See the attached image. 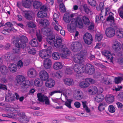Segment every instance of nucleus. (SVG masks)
I'll use <instances>...</instances> for the list:
<instances>
[{"mask_svg": "<svg viewBox=\"0 0 123 123\" xmlns=\"http://www.w3.org/2000/svg\"><path fill=\"white\" fill-rule=\"evenodd\" d=\"M80 28H82L83 27V24L82 20L79 17L73 18L71 20V24H68L67 25L68 31L71 32H74L76 31V26Z\"/></svg>", "mask_w": 123, "mask_h": 123, "instance_id": "nucleus-1", "label": "nucleus"}, {"mask_svg": "<svg viewBox=\"0 0 123 123\" xmlns=\"http://www.w3.org/2000/svg\"><path fill=\"white\" fill-rule=\"evenodd\" d=\"M55 36L52 35L47 38V42L50 44L54 45L56 48H61L63 46L62 45V39L60 37H56L55 39Z\"/></svg>", "mask_w": 123, "mask_h": 123, "instance_id": "nucleus-2", "label": "nucleus"}, {"mask_svg": "<svg viewBox=\"0 0 123 123\" xmlns=\"http://www.w3.org/2000/svg\"><path fill=\"white\" fill-rule=\"evenodd\" d=\"M16 79L17 83H20L22 85V89L23 91L25 92H27V89L30 87V81L27 80H25V77L22 75L17 76Z\"/></svg>", "mask_w": 123, "mask_h": 123, "instance_id": "nucleus-3", "label": "nucleus"}, {"mask_svg": "<svg viewBox=\"0 0 123 123\" xmlns=\"http://www.w3.org/2000/svg\"><path fill=\"white\" fill-rule=\"evenodd\" d=\"M20 42L18 43H17L16 46L18 48L24 49L26 46V43L28 41V39L27 37L25 36H22L20 37Z\"/></svg>", "mask_w": 123, "mask_h": 123, "instance_id": "nucleus-4", "label": "nucleus"}, {"mask_svg": "<svg viewBox=\"0 0 123 123\" xmlns=\"http://www.w3.org/2000/svg\"><path fill=\"white\" fill-rule=\"evenodd\" d=\"M37 97L38 100L41 102H45V104L47 105L49 104V101L48 98L46 96L41 93H37Z\"/></svg>", "mask_w": 123, "mask_h": 123, "instance_id": "nucleus-5", "label": "nucleus"}, {"mask_svg": "<svg viewBox=\"0 0 123 123\" xmlns=\"http://www.w3.org/2000/svg\"><path fill=\"white\" fill-rule=\"evenodd\" d=\"M75 72L78 74L83 73L85 71V68L83 65L80 64H75L73 67Z\"/></svg>", "mask_w": 123, "mask_h": 123, "instance_id": "nucleus-6", "label": "nucleus"}, {"mask_svg": "<svg viewBox=\"0 0 123 123\" xmlns=\"http://www.w3.org/2000/svg\"><path fill=\"white\" fill-rule=\"evenodd\" d=\"M82 48V45L80 43L75 42L71 45V49L72 51L75 52L79 51Z\"/></svg>", "mask_w": 123, "mask_h": 123, "instance_id": "nucleus-7", "label": "nucleus"}, {"mask_svg": "<svg viewBox=\"0 0 123 123\" xmlns=\"http://www.w3.org/2000/svg\"><path fill=\"white\" fill-rule=\"evenodd\" d=\"M83 39L86 43L88 45L91 44L93 40L92 35L90 33L88 32L84 34Z\"/></svg>", "mask_w": 123, "mask_h": 123, "instance_id": "nucleus-8", "label": "nucleus"}, {"mask_svg": "<svg viewBox=\"0 0 123 123\" xmlns=\"http://www.w3.org/2000/svg\"><path fill=\"white\" fill-rule=\"evenodd\" d=\"M4 57L6 61L11 62L14 60L16 56L14 54L7 52L4 55Z\"/></svg>", "mask_w": 123, "mask_h": 123, "instance_id": "nucleus-9", "label": "nucleus"}, {"mask_svg": "<svg viewBox=\"0 0 123 123\" xmlns=\"http://www.w3.org/2000/svg\"><path fill=\"white\" fill-rule=\"evenodd\" d=\"M84 56L81 54H76L73 57V60L76 63H81L84 60Z\"/></svg>", "mask_w": 123, "mask_h": 123, "instance_id": "nucleus-10", "label": "nucleus"}, {"mask_svg": "<svg viewBox=\"0 0 123 123\" xmlns=\"http://www.w3.org/2000/svg\"><path fill=\"white\" fill-rule=\"evenodd\" d=\"M86 72L89 74H93L94 72L95 69L94 67L90 64H86L85 66Z\"/></svg>", "mask_w": 123, "mask_h": 123, "instance_id": "nucleus-11", "label": "nucleus"}, {"mask_svg": "<svg viewBox=\"0 0 123 123\" xmlns=\"http://www.w3.org/2000/svg\"><path fill=\"white\" fill-rule=\"evenodd\" d=\"M8 93L7 94L5 97V99L6 101L10 102L14 101L15 99V97L14 94L11 93L9 90L8 91Z\"/></svg>", "mask_w": 123, "mask_h": 123, "instance_id": "nucleus-12", "label": "nucleus"}, {"mask_svg": "<svg viewBox=\"0 0 123 123\" xmlns=\"http://www.w3.org/2000/svg\"><path fill=\"white\" fill-rule=\"evenodd\" d=\"M105 33L107 37H111L115 34V30L113 28L111 27L108 28L105 30Z\"/></svg>", "mask_w": 123, "mask_h": 123, "instance_id": "nucleus-13", "label": "nucleus"}, {"mask_svg": "<svg viewBox=\"0 0 123 123\" xmlns=\"http://www.w3.org/2000/svg\"><path fill=\"white\" fill-rule=\"evenodd\" d=\"M39 77L43 80H46L48 78L49 75L48 73L45 70H41L39 73Z\"/></svg>", "mask_w": 123, "mask_h": 123, "instance_id": "nucleus-14", "label": "nucleus"}, {"mask_svg": "<svg viewBox=\"0 0 123 123\" xmlns=\"http://www.w3.org/2000/svg\"><path fill=\"white\" fill-rule=\"evenodd\" d=\"M37 71L34 68H31L29 69L27 72L28 76L30 78H34L37 75Z\"/></svg>", "mask_w": 123, "mask_h": 123, "instance_id": "nucleus-15", "label": "nucleus"}, {"mask_svg": "<svg viewBox=\"0 0 123 123\" xmlns=\"http://www.w3.org/2000/svg\"><path fill=\"white\" fill-rule=\"evenodd\" d=\"M42 32L43 34L47 36V37L49 36H51L52 35H53L52 34V31L49 28H45L44 27L42 29Z\"/></svg>", "mask_w": 123, "mask_h": 123, "instance_id": "nucleus-16", "label": "nucleus"}, {"mask_svg": "<svg viewBox=\"0 0 123 123\" xmlns=\"http://www.w3.org/2000/svg\"><path fill=\"white\" fill-rule=\"evenodd\" d=\"M74 17L73 14H69L68 13H65L64 14L63 17L64 21L66 23H68L71 21V22L69 24H71V20L72 18Z\"/></svg>", "mask_w": 123, "mask_h": 123, "instance_id": "nucleus-17", "label": "nucleus"}, {"mask_svg": "<svg viewBox=\"0 0 123 123\" xmlns=\"http://www.w3.org/2000/svg\"><path fill=\"white\" fill-rule=\"evenodd\" d=\"M103 54L111 62H112V60L113 58V55L110 52L108 51H105L103 53Z\"/></svg>", "mask_w": 123, "mask_h": 123, "instance_id": "nucleus-18", "label": "nucleus"}, {"mask_svg": "<svg viewBox=\"0 0 123 123\" xmlns=\"http://www.w3.org/2000/svg\"><path fill=\"white\" fill-rule=\"evenodd\" d=\"M46 86L49 88H51L53 87L55 84V81L51 79H50L45 82Z\"/></svg>", "mask_w": 123, "mask_h": 123, "instance_id": "nucleus-19", "label": "nucleus"}, {"mask_svg": "<svg viewBox=\"0 0 123 123\" xmlns=\"http://www.w3.org/2000/svg\"><path fill=\"white\" fill-rule=\"evenodd\" d=\"M104 98V97L103 95L98 94L97 93L94 97V100L96 102L99 103L102 101Z\"/></svg>", "mask_w": 123, "mask_h": 123, "instance_id": "nucleus-20", "label": "nucleus"}, {"mask_svg": "<svg viewBox=\"0 0 123 123\" xmlns=\"http://www.w3.org/2000/svg\"><path fill=\"white\" fill-rule=\"evenodd\" d=\"M51 65V60L49 58H46L44 61V66L46 69L50 68Z\"/></svg>", "mask_w": 123, "mask_h": 123, "instance_id": "nucleus-21", "label": "nucleus"}, {"mask_svg": "<svg viewBox=\"0 0 123 123\" xmlns=\"http://www.w3.org/2000/svg\"><path fill=\"white\" fill-rule=\"evenodd\" d=\"M63 80L64 84L68 86H71L74 84V82L71 79L67 78L63 79Z\"/></svg>", "mask_w": 123, "mask_h": 123, "instance_id": "nucleus-22", "label": "nucleus"}, {"mask_svg": "<svg viewBox=\"0 0 123 123\" xmlns=\"http://www.w3.org/2000/svg\"><path fill=\"white\" fill-rule=\"evenodd\" d=\"M120 43L118 41H115L114 42L113 46V48L116 52H118L121 49L120 47Z\"/></svg>", "mask_w": 123, "mask_h": 123, "instance_id": "nucleus-23", "label": "nucleus"}, {"mask_svg": "<svg viewBox=\"0 0 123 123\" xmlns=\"http://www.w3.org/2000/svg\"><path fill=\"white\" fill-rule=\"evenodd\" d=\"M18 119L19 121L22 123H27L30 121L29 118L26 115L22 117H18Z\"/></svg>", "mask_w": 123, "mask_h": 123, "instance_id": "nucleus-24", "label": "nucleus"}, {"mask_svg": "<svg viewBox=\"0 0 123 123\" xmlns=\"http://www.w3.org/2000/svg\"><path fill=\"white\" fill-rule=\"evenodd\" d=\"M49 51L46 50H42L39 51V55L42 58H45L48 55V54Z\"/></svg>", "mask_w": 123, "mask_h": 123, "instance_id": "nucleus-25", "label": "nucleus"}, {"mask_svg": "<svg viewBox=\"0 0 123 123\" xmlns=\"http://www.w3.org/2000/svg\"><path fill=\"white\" fill-rule=\"evenodd\" d=\"M41 25L43 27H45L48 26L49 24V22L46 19H42L40 21Z\"/></svg>", "mask_w": 123, "mask_h": 123, "instance_id": "nucleus-26", "label": "nucleus"}, {"mask_svg": "<svg viewBox=\"0 0 123 123\" xmlns=\"http://www.w3.org/2000/svg\"><path fill=\"white\" fill-rule=\"evenodd\" d=\"M10 71L14 73L16 71L17 69V66L14 63L9 64L8 66Z\"/></svg>", "mask_w": 123, "mask_h": 123, "instance_id": "nucleus-27", "label": "nucleus"}, {"mask_svg": "<svg viewBox=\"0 0 123 123\" xmlns=\"http://www.w3.org/2000/svg\"><path fill=\"white\" fill-rule=\"evenodd\" d=\"M89 85V83H88L85 79L84 81H82L80 83L79 86L82 88H86L88 87Z\"/></svg>", "mask_w": 123, "mask_h": 123, "instance_id": "nucleus-28", "label": "nucleus"}, {"mask_svg": "<svg viewBox=\"0 0 123 123\" xmlns=\"http://www.w3.org/2000/svg\"><path fill=\"white\" fill-rule=\"evenodd\" d=\"M24 13V16L27 19L31 20L33 18L32 13L30 11H26Z\"/></svg>", "mask_w": 123, "mask_h": 123, "instance_id": "nucleus-29", "label": "nucleus"}, {"mask_svg": "<svg viewBox=\"0 0 123 123\" xmlns=\"http://www.w3.org/2000/svg\"><path fill=\"white\" fill-rule=\"evenodd\" d=\"M6 27H8L9 28L7 29V30H9L11 31H14V30L16 31L14 28H12L13 26V25L10 22H7L6 23L5 25Z\"/></svg>", "mask_w": 123, "mask_h": 123, "instance_id": "nucleus-30", "label": "nucleus"}, {"mask_svg": "<svg viewBox=\"0 0 123 123\" xmlns=\"http://www.w3.org/2000/svg\"><path fill=\"white\" fill-rule=\"evenodd\" d=\"M62 51L63 54L62 55H64V56L65 58V56L66 57L70 55V51L67 48H63Z\"/></svg>", "mask_w": 123, "mask_h": 123, "instance_id": "nucleus-31", "label": "nucleus"}, {"mask_svg": "<svg viewBox=\"0 0 123 123\" xmlns=\"http://www.w3.org/2000/svg\"><path fill=\"white\" fill-rule=\"evenodd\" d=\"M62 67V65L61 63L59 62H55L53 65V68L55 70H57L61 68Z\"/></svg>", "mask_w": 123, "mask_h": 123, "instance_id": "nucleus-32", "label": "nucleus"}, {"mask_svg": "<svg viewBox=\"0 0 123 123\" xmlns=\"http://www.w3.org/2000/svg\"><path fill=\"white\" fill-rule=\"evenodd\" d=\"M82 21L84 24L86 26L89 25L90 22L89 18L86 16H84L82 17Z\"/></svg>", "mask_w": 123, "mask_h": 123, "instance_id": "nucleus-33", "label": "nucleus"}, {"mask_svg": "<svg viewBox=\"0 0 123 123\" xmlns=\"http://www.w3.org/2000/svg\"><path fill=\"white\" fill-rule=\"evenodd\" d=\"M0 70L1 73L3 74H6L8 71L7 67L4 65L0 67Z\"/></svg>", "mask_w": 123, "mask_h": 123, "instance_id": "nucleus-34", "label": "nucleus"}, {"mask_svg": "<svg viewBox=\"0 0 123 123\" xmlns=\"http://www.w3.org/2000/svg\"><path fill=\"white\" fill-rule=\"evenodd\" d=\"M31 3L30 0H23L22 5L25 7L28 8L31 6Z\"/></svg>", "mask_w": 123, "mask_h": 123, "instance_id": "nucleus-35", "label": "nucleus"}, {"mask_svg": "<svg viewBox=\"0 0 123 123\" xmlns=\"http://www.w3.org/2000/svg\"><path fill=\"white\" fill-rule=\"evenodd\" d=\"M43 82L42 80L39 79H37L34 81L35 85L37 87L41 86L43 85Z\"/></svg>", "mask_w": 123, "mask_h": 123, "instance_id": "nucleus-36", "label": "nucleus"}, {"mask_svg": "<svg viewBox=\"0 0 123 123\" xmlns=\"http://www.w3.org/2000/svg\"><path fill=\"white\" fill-rule=\"evenodd\" d=\"M47 14L46 12H44L42 11H39L37 13V17L39 18H42L47 16Z\"/></svg>", "mask_w": 123, "mask_h": 123, "instance_id": "nucleus-37", "label": "nucleus"}, {"mask_svg": "<svg viewBox=\"0 0 123 123\" xmlns=\"http://www.w3.org/2000/svg\"><path fill=\"white\" fill-rule=\"evenodd\" d=\"M113 15L112 13L111 12L109 14V16L106 19V21H109L111 22L112 23H113L114 22V17L113 16Z\"/></svg>", "mask_w": 123, "mask_h": 123, "instance_id": "nucleus-38", "label": "nucleus"}, {"mask_svg": "<svg viewBox=\"0 0 123 123\" xmlns=\"http://www.w3.org/2000/svg\"><path fill=\"white\" fill-rule=\"evenodd\" d=\"M77 96L75 97V99L77 100L81 99L83 98V94L82 92L80 91H78L77 92Z\"/></svg>", "mask_w": 123, "mask_h": 123, "instance_id": "nucleus-39", "label": "nucleus"}, {"mask_svg": "<svg viewBox=\"0 0 123 123\" xmlns=\"http://www.w3.org/2000/svg\"><path fill=\"white\" fill-rule=\"evenodd\" d=\"M29 44L31 46L34 47H37L38 45L37 40L35 38L33 39L32 40H31Z\"/></svg>", "mask_w": 123, "mask_h": 123, "instance_id": "nucleus-40", "label": "nucleus"}, {"mask_svg": "<svg viewBox=\"0 0 123 123\" xmlns=\"http://www.w3.org/2000/svg\"><path fill=\"white\" fill-rule=\"evenodd\" d=\"M106 102L109 103H111L113 102L114 100V97L113 95H110L108 97L106 98Z\"/></svg>", "mask_w": 123, "mask_h": 123, "instance_id": "nucleus-41", "label": "nucleus"}, {"mask_svg": "<svg viewBox=\"0 0 123 123\" xmlns=\"http://www.w3.org/2000/svg\"><path fill=\"white\" fill-rule=\"evenodd\" d=\"M36 34L37 39L39 42H40L42 40L43 37L40 34V31L39 30H37L36 32Z\"/></svg>", "mask_w": 123, "mask_h": 123, "instance_id": "nucleus-42", "label": "nucleus"}, {"mask_svg": "<svg viewBox=\"0 0 123 123\" xmlns=\"http://www.w3.org/2000/svg\"><path fill=\"white\" fill-rule=\"evenodd\" d=\"M85 12L89 15H90L92 13L89 8L88 7L87 5L84 4L83 5Z\"/></svg>", "mask_w": 123, "mask_h": 123, "instance_id": "nucleus-43", "label": "nucleus"}, {"mask_svg": "<svg viewBox=\"0 0 123 123\" xmlns=\"http://www.w3.org/2000/svg\"><path fill=\"white\" fill-rule=\"evenodd\" d=\"M42 3L40 2L36 1L33 2V5L34 8L37 9L39 8L41 6Z\"/></svg>", "mask_w": 123, "mask_h": 123, "instance_id": "nucleus-44", "label": "nucleus"}, {"mask_svg": "<svg viewBox=\"0 0 123 123\" xmlns=\"http://www.w3.org/2000/svg\"><path fill=\"white\" fill-rule=\"evenodd\" d=\"M52 57L53 59L58 60L60 58V54L58 52H54L52 54Z\"/></svg>", "mask_w": 123, "mask_h": 123, "instance_id": "nucleus-45", "label": "nucleus"}, {"mask_svg": "<svg viewBox=\"0 0 123 123\" xmlns=\"http://www.w3.org/2000/svg\"><path fill=\"white\" fill-rule=\"evenodd\" d=\"M12 43H15V45L16 47H17L16 46L17 43L19 42V38L16 37H13L11 40Z\"/></svg>", "mask_w": 123, "mask_h": 123, "instance_id": "nucleus-46", "label": "nucleus"}, {"mask_svg": "<svg viewBox=\"0 0 123 123\" xmlns=\"http://www.w3.org/2000/svg\"><path fill=\"white\" fill-rule=\"evenodd\" d=\"M106 106V104L105 103L103 102L100 103L98 106V109L100 111H101L104 109Z\"/></svg>", "mask_w": 123, "mask_h": 123, "instance_id": "nucleus-47", "label": "nucleus"}, {"mask_svg": "<svg viewBox=\"0 0 123 123\" xmlns=\"http://www.w3.org/2000/svg\"><path fill=\"white\" fill-rule=\"evenodd\" d=\"M67 101L65 102L64 105L69 108H72L71 106V104L73 101V100L67 99Z\"/></svg>", "mask_w": 123, "mask_h": 123, "instance_id": "nucleus-48", "label": "nucleus"}, {"mask_svg": "<svg viewBox=\"0 0 123 123\" xmlns=\"http://www.w3.org/2000/svg\"><path fill=\"white\" fill-rule=\"evenodd\" d=\"M115 34L117 37L119 38L123 37V31H121L120 30H117Z\"/></svg>", "mask_w": 123, "mask_h": 123, "instance_id": "nucleus-49", "label": "nucleus"}, {"mask_svg": "<svg viewBox=\"0 0 123 123\" xmlns=\"http://www.w3.org/2000/svg\"><path fill=\"white\" fill-rule=\"evenodd\" d=\"M103 36L100 33L97 34L95 36V39L97 41H100L102 39Z\"/></svg>", "mask_w": 123, "mask_h": 123, "instance_id": "nucleus-50", "label": "nucleus"}, {"mask_svg": "<svg viewBox=\"0 0 123 123\" xmlns=\"http://www.w3.org/2000/svg\"><path fill=\"white\" fill-rule=\"evenodd\" d=\"M59 9L61 12H66L65 7L64 4L63 3L60 4L59 5Z\"/></svg>", "mask_w": 123, "mask_h": 123, "instance_id": "nucleus-51", "label": "nucleus"}, {"mask_svg": "<svg viewBox=\"0 0 123 123\" xmlns=\"http://www.w3.org/2000/svg\"><path fill=\"white\" fill-rule=\"evenodd\" d=\"M118 12L120 17L123 19V4L121 7L118 9Z\"/></svg>", "mask_w": 123, "mask_h": 123, "instance_id": "nucleus-52", "label": "nucleus"}, {"mask_svg": "<svg viewBox=\"0 0 123 123\" xmlns=\"http://www.w3.org/2000/svg\"><path fill=\"white\" fill-rule=\"evenodd\" d=\"M73 70V67H67L65 71L66 73L68 74H71L72 73Z\"/></svg>", "mask_w": 123, "mask_h": 123, "instance_id": "nucleus-53", "label": "nucleus"}, {"mask_svg": "<svg viewBox=\"0 0 123 123\" xmlns=\"http://www.w3.org/2000/svg\"><path fill=\"white\" fill-rule=\"evenodd\" d=\"M28 53L34 55L36 54V51L34 48H29L28 49Z\"/></svg>", "mask_w": 123, "mask_h": 123, "instance_id": "nucleus-54", "label": "nucleus"}, {"mask_svg": "<svg viewBox=\"0 0 123 123\" xmlns=\"http://www.w3.org/2000/svg\"><path fill=\"white\" fill-rule=\"evenodd\" d=\"M123 80L122 78L120 77H118L115 78V82L116 84H118L120 83L121 80Z\"/></svg>", "mask_w": 123, "mask_h": 123, "instance_id": "nucleus-55", "label": "nucleus"}, {"mask_svg": "<svg viewBox=\"0 0 123 123\" xmlns=\"http://www.w3.org/2000/svg\"><path fill=\"white\" fill-rule=\"evenodd\" d=\"M108 110L110 112L113 113L115 112V109L113 105H110L108 107Z\"/></svg>", "mask_w": 123, "mask_h": 123, "instance_id": "nucleus-56", "label": "nucleus"}, {"mask_svg": "<svg viewBox=\"0 0 123 123\" xmlns=\"http://www.w3.org/2000/svg\"><path fill=\"white\" fill-rule=\"evenodd\" d=\"M88 2L91 6H96V2L95 0H88Z\"/></svg>", "mask_w": 123, "mask_h": 123, "instance_id": "nucleus-57", "label": "nucleus"}, {"mask_svg": "<svg viewBox=\"0 0 123 123\" xmlns=\"http://www.w3.org/2000/svg\"><path fill=\"white\" fill-rule=\"evenodd\" d=\"M86 80L87 81L88 83H90L91 84H93L95 82V80L91 78H86Z\"/></svg>", "mask_w": 123, "mask_h": 123, "instance_id": "nucleus-58", "label": "nucleus"}, {"mask_svg": "<svg viewBox=\"0 0 123 123\" xmlns=\"http://www.w3.org/2000/svg\"><path fill=\"white\" fill-rule=\"evenodd\" d=\"M40 11H42L44 12H46V11L47 10V8L46 6L43 5L41 6L40 8Z\"/></svg>", "mask_w": 123, "mask_h": 123, "instance_id": "nucleus-59", "label": "nucleus"}, {"mask_svg": "<svg viewBox=\"0 0 123 123\" xmlns=\"http://www.w3.org/2000/svg\"><path fill=\"white\" fill-rule=\"evenodd\" d=\"M27 25L29 27L31 28L35 27L36 26L35 25L34 23L31 21L28 22L27 24Z\"/></svg>", "mask_w": 123, "mask_h": 123, "instance_id": "nucleus-60", "label": "nucleus"}, {"mask_svg": "<svg viewBox=\"0 0 123 123\" xmlns=\"http://www.w3.org/2000/svg\"><path fill=\"white\" fill-rule=\"evenodd\" d=\"M118 97L120 100L123 101V92H120L118 94Z\"/></svg>", "mask_w": 123, "mask_h": 123, "instance_id": "nucleus-61", "label": "nucleus"}, {"mask_svg": "<svg viewBox=\"0 0 123 123\" xmlns=\"http://www.w3.org/2000/svg\"><path fill=\"white\" fill-rule=\"evenodd\" d=\"M87 51L86 49L82 50L80 52L79 54H81L83 55L84 56L87 55Z\"/></svg>", "mask_w": 123, "mask_h": 123, "instance_id": "nucleus-62", "label": "nucleus"}, {"mask_svg": "<svg viewBox=\"0 0 123 123\" xmlns=\"http://www.w3.org/2000/svg\"><path fill=\"white\" fill-rule=\"evenodd\" d=\"M54 28L55 30L57 31H59L60 30H62V28L60 25H59L57 26L55 25L54 27Z\"/></svg>", "mask_w": 123, "mask_h": 123, "instance_id": "nucleus-63", "label": "nucleus"}, {"mask_svg": "<svg viewBox=\"0 0 123 123\" xmlns=\"http://www.w3.org/2000/svg\"><path fill=\"white\" fill-rule=\"evenodd\" d=\"M44 47L45 49L44 50H46L47 51H49V50L51 49L52 48L50 46H48L46 44H44Z\"/></svg>", "mask_w": 123, "mask_h": 123, "instance_id": "nucleus-64", "label": "nucleus"}]
</instances>
